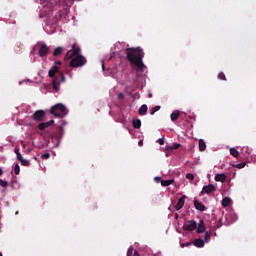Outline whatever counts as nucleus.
<instances>
[{
    "label": "nucleus",
    "instance_id": "nucleus-1",
    "mask_svg": "<svg viewBox=\"0 0 256 256\" xmlns=\"http://www.w3.org/2000/svg\"><path fill=\"white\" fill-rule=\"evenodd\" d=\"M125 55L127 61H129L132 67H136V71L143 73L147 68L143 63V57H145V52L141 47H131L125 49Z\"/></svg>",
    "mask_w": 256,
    "mask_h": 256
},
{
    "label": "nucleus",
    "instance_id": "nucleus-2",
    "mask_svg": "<svg viewBox=\"0 0 256 256\" xmlns=\"http://www.w3.org/2000/svg\"><path fill=\"white\" fill-rule=\"evenodd\" d=\"M48 76L50 77V79H52L53 89L55 91H59L61 83H65V75L59 70V66H53L49 70Z\"/></svg>",
    "mask_w": 256,
    "mask_h": 256
},
{
    "label": "nucleus",
    "instance_id": "nucleus-3",
    "mask_svg": "<svg viewBox=\"0 0 256 256\" xmlns=\"http://www.w3.org/2000/svg\"><path fill=\"white\" fill-rule=\"evenodd\" d=\"M49 4L52 7H59L58 15L59 19L67 17L69 15V8L71 7V0H49Z\"/></svg>",
    "mask_w": 256,
    "mask_h": 256
},
{
    "label": "nucleus",
    "instance_id": "nucleus-4",
    "mask_svg": "<svg viewBox=\"0 0 256 256\" xmlns=\"http://www.w3.org/2000/svg\"><path fill=\"white\" fill-rule=\"evenodd\" d=\"M51 115H54V117L58 119H63L65 115H67V107L65 105L59 103L51 107L50 109Z\"/></svg>",
    "mask_w": 256,
    "mask_h": 256
},
{
    "label": "nucleus",
    "instance_id": "nucleus-5",
    "mask_svg": "<svg viewBox=\"0 0 256 256\" xmlns=\"http://www.w3.org/2000/svg\"><path fill=\"white\" fill-rule=\"evenodd\" d=\"M85 63H87V59L83 55H77L70 60L69 65L70 67H83Z\"/></svg>",
    "mask_w": 256,
    "mask_h": 256
},
{
    "label": "nucleus",
    "instance_id": "nucleus-6",
    "mask_svg": "<svg viewBox=\"0 0 256 256\" xmlns=\"http://www.w3.org/2000/svg\"><path fill=\"white\" fill-rule=\"evenodd\" d=\"M79 53H81V48H79V46H77V44H74V45H72V49L66 53V56L64 59H65V61H69V59L77 57V55H81Z\"/></svg>",
    "mask_w": 256,
    "mask_h": 256
},
{
    "label": "nucleus",
    "instance_id": "nucleus-7",
    "mask_svg": "<svg viewBox=\"0 0 256 256\" xmlns=\"http://www.w3.org/2000/svg\"><path fill=\"white\" fill-rule=\"evenodd\" d=\"M197 229V221L195 220H188L184 223L183 225V230L184 231H195Z\"/></svg>",
    "mask_w": 256,
    "mask_h": 256
},
{
    "label": "nucleus",
    "instance_id": "nucleus-8",
    "mask_svg": "<svg viewBox=\"0 0 256 256\" xmlns=\"http://www.w3.org/2000/svg\"><path fill=\"white\" fill-rule=\"evenodd\" d=\"M50 48L47 44H41L39 47V56L40 57H47L49 55Z\"/></svg>",
    "mask_w": 256,
    "mask_h": 256
},
{
    "label": "nucleus",
    "instance_id": "nucleus-9",
    "mask_svg": "<svg viewBox=\"0 0 256 256\" xmlns=\"http://www.w3.org/2000/svg\"><path fill=\"white\" fill-rule=\"evenodd\" d=\"M45 118V110H37L33 115V121H43Z\"/></svg>",
    "mask_w": 256,
    "mask_h": 256
},
{
    "label": "nucleus",
    "instance_id": "nucleus-10",
    "mask_svg": "<svg viewBox=\"0 0 256 256\" xmlns=\"http://www.w3.org/2000/svg\"><path fill=\"white\" fill-rule=\"evenodd\" d=\"M187 198V196H182L181 198L178 199L177 204L174 206V209L176 211H181V209H183L184 205H185V199Z\"/></svg>",
    "mask_w": 256,
    "mask_h": 256
},
{
    "label": "nucleus",
    "instance_id": "nucleus-11",
    "mask_svg": "<svg viewBox=\"0 0 256 256\" xmlns=\"http://www.w3.org/2000/svg\"><path fill=\"white\" fill-rule=\"evenodd\" d=\"M216 188L213 184L206 185L202 188V193H206V195H210V193H215Z\"/></svg>",
    "mask_w": 256,
    "mask_h": 256
},
{
    "label": "nucleus",
    "instance_id": "nucleus-12",
    "mask_svg": "<svg viewBox=\"0 0 256 256\" xmlns=\"http://www.w3.org/2000/svg\"><path fill=\"white\" fill-rule=\"evenodd\" d=\"M53 123H55L54 120H50L48 122H42L38 125V129L40 131H45L48 127H51V125H53Z\"/></svg>",
    "mask_w": 256,
    "mask_h": 256
},
{
    "label": "nucleus",
    "instance_id": "nucleus-13",
    "mask_svg": "<svg viewBox=\"0 0 256 256\" xmlns=\"http://www.w3.org/2000/svg\"><path fill=\"white\" fill-rule=\"evenodd\" d=\"M206 227H205V221L200 220L197 226L196 233H205Z\"/></svg>",
    "mask_w": 256,
    "mask_h": 256
},
{
    "label": "nucleus",
    "instance_id": "nucleus-14",
    "mask_svg": "<svg viewBox=\"0 0 256 256\" xmlns=\"http://www.w3.org/2000/svg\"><path fill=\"white\" fill-rule=\"evenodd\" d=\"M215 181H218L220 183H226L227 182V175L224 173L216 174Z\"/></svg>",
    "mask_w": 256,
    "mask_h": 256
},
{
    "label": "nucleus",
    "instance_id": "nucleus-15",
    "mask_svg": "<svg viewBox=\"0 0 256 256\" xmlns=\"http://www.w3.org/2000/svg\"><path fill=\"white\" fill-rule=\"evenodd\" d=\"M194 207L197 211H206L207 207L203 205L199 200H194Z\"/></svg>",
    "mask_w": 256,
    "mask_h": 256
},
{
    "label": "nucleus",
    "instance_id": "nucleus-16",
    "mask_svg": "<svg viewBox=\"0 0 256 256\" xmlns=\"http://www.w3.org/2000/svg\"><path fill=\"white\" fill-rule=\"evenodd\" d=\"M193 244L195 247H199V248L205 247V241H203V239L201 238L195 239Z\"/></svg>",
    "mask_w": 256,
    "mask_h": 256
},
{
    "label": "nucleus",
    "instance_id": "nucleus-17",
    "mask_svg": "<svg viewBox=\"0 0 256 256\" xmlns=\"http://www.w3.org/2000/svg\"><path fill=\"white\" fill-rule=\"evenodd\" d=\"M148 109L147 104L142 105L138 110L139 115H147Z\"/></svg>",
    "mask_w": 256,
    "mask_h": 256
},
{
    "label": "nucleus",
    "instance_id": "nucleus-18",
    "mask_svg": "<svg viewBox=\"0 0 256 256\" xmlns=\"http://www.w3.org/2000/svg\"><path fill=\"white\" fill-rule=\"evenodd\" d=\"M173 183H175L174 179H170V180H161V185L162 187H169V185H173Z\"/></svg>",
    "mask_w": 256,
    "mask_h": 256
},
{
    "label": "nucleus",
    "instance_id": "nucleus-19",
    "mask_svg": "<svg viewBox=\"0 0 256 256\" xmlns=\"http://www.w3.org/2000/svg\"><path fill=\"white\" fill-rule=\"evenodd\" d=\"M63 47L59 46L57 48H55L54 52H53V57H59V55H61L63 53Z\"/></svg>",
    "mask_w": 256,
    "mask_h": 256
},
{
    "label": "nucleus",
    "instance_id": "nucleus-20",
    "mask_svg": "<svg viewBox=\"0 0 256 256\" xmlns=\"http://www.w3.org/2000/svg\"><path fill=\"white\" fill-rule=\"evenodd\" d=\"M132 125L134 129H141V120L140 119H133Z\"/></svg>",
    "mask_w": 256,
    "mask_h": 256
},
{
    "label": "nucleus",
    "instance_id": "nucleus-21",
    "mask_svg": "<svg viewBox=\"0 0 256 256\" xmlns=\"http://www.w3.org/2000/svg\"><path fill=\"white\" fill-rule=\"evenodd\" d=\"M231 205V198L225 197L222 199V207H229Z\"/></svg>",
    "mask_w": 256,
    "mask_h": 256
},
{
    "label": "nucleus",
    "instance_id": "nucleus-22",
    "mask_svg": "<svg viewBox=\"0 0 256 256\" xmlns=\"http://www.w3.org/2000/svg\"><path fill=\"white\" fill-rule=\"evenodd\" d=\"M199 149L200 151H205V149H207V144L203 139L199 140Z\"/></svg>",
    "mask_w": 256,
    "mask_h": 256
},
{
    "label": "nucleus",
    "instance_id": "nucleus-23",
    "mask_svg": "<svg viewBox=\"0 0 256 256\" xmlns=\"http://www.w3.org/2000/svg\"><path fill=\"white\" fill-rule=\"evenodd\" d=\"M179 147H181V144L179 143L172 144L171 146H168V151L177 150Z\"/></svg>",
    "mask_w": 256,
    "mask_h": 256
},
{
    "label": "nucleus",
    "instance_id": "nucleus-24",
    "mask_svg": "<svg viewBox=\"0 0 256 256\" xmlns=\"http://www.w3.org/2000/svg\"><path fill=\"white\" fill-rule=\"evenodd\" d=\"M171 121H177V119H179V112L178 111H175L173 112L171 115Z\"/></svg>",
    "mask_w": 256,
    "mask_h": 256
},
{
    "label": "nucleus",
    "instance_id": "nucleus-25",
    "mask_svg": "<svg viewBox=\"0 0 256 256\" xmlns=\"http://www.w3.org/2000/svg\"><path fill=\"white\" fill-rule=\"evenodd\" d=\"M230 154L232 157H239V151H237L235 148H230Z\"/></svg>",
    "mask_w": 256,
    "mask_h": 256
},
{
    "label": "nucleus",
    "instance_id": "nucleus-26",
    "mask_svg": "<svg viewBox=\"0 0 256 256\" xmlns=\"http://www.w3.org/2000/svg\"><path fill=\"white\" fill-rule=\"evenodd\" d=\"M159 109H161V106L152 107L150 109V115H155V113H157V111H159Z\"/></svg>",
    "mask_w": 256,
    "mask_h": 256
},
{
    "label": "nucleus",
    "instance_id": "nucleus-27",
    "mask_svg": "<svg viewBox=\"0 0 256 256\" xmlns=\"http://www.w3.org/2000/svg\"><path fill=\"white\" fill-rule=\"evenodd\" d=\"M218 79H220L221 81H227V77L225 76V73L220 72L218 74Z\"/></svg>",
    "mask_w": 256,
    "mask_h": 256
},
{
    "label": "nucleus",
    "instance_id": "nucleus-28",
    "mask_svg": "<svg viewBox=\"0 0 256 256\" xmlns=\"http://www.w3.org/2000/svg\"><path fill=\"white\" fill-rule=\"evenodd\" d=\"M21 165H23L24 167H29V165H31V162H29V160H25L24 158L21 160Z\"/></svg>",
    "mask_w": 256,
    "mask_h": 256
},
{
    "label": "nucleus",
    "instance_id": "nucleus-29",
    "mask_svg": "<svg viewBox=\"0 0 256 256\" xmlns=\"http://www.w3.org/2000/svg\"><path fill=\"white\" fill-rule=\"evenodd\" d=\"M204 240L206 243H209V241H211V234L209 232L205 233Z\"/></svg>",
    "mask_w": 256,
    "mask_h": 256
},
{
    "label": "nucleus",
    "instance_id": "nucleus-30",
    "mask_svg": "<svg viewBox=\"0 0 256 256\" xmlns=\"http://www.w3.org/2000/svg\"><path fill=\"white\" fill-rule=\"evenodd\" d=\"M20 172H21V167H19V164H16L14 166V173H15V175H19Z\"/></svg>",
    "mask_w": 256,
    "mask_h": 256
},
{
    "label": "nucleus",
    "instance_id": "nucleus-31",
    "mask_svg": "<svg viewBox=\"0 0 256 256\" xmlns=\"http://www.w3.org/2000/svg\"><path fill=\"white\" fill-rule=\"evenodd\" d=\"M245 165H247V163L242 162V163L236 164L235 167H237V169H243L245 168Z\"/></svg>",
    "mask_w": 256,
    "mask_h": 256
},
{
    "label": "nucleus",
    "instance_id": "nucleus-32",
    "mask_svg": "<svg viewBox=\"0 0 256 256\" xmlns=\"http://www.w3.org/2000/svg\"><path fill=\"white\" fill-rule=\"evenodd\" d=\"M186 179H189V181H193L195 179V176L192 173L186 174Z\"/></svg>",
    "mask_w": 256,
    "mask_h": 256
},
{
    "label": "nucleus",
    "instance_id": "nucleus-33",
    "mask_svg": "<svg viewBox=\"0 0 256 256\" xmlns=\"http://www.w3.org/2000/svg\"><path fill=\"white\" fill-rule=\"evenodd\" d=\"M135 254V250L133 248H129L127 251V256H133Z\"/></svg>",
    "mask_w": 256,
    "mask_h": 256
},
{
    "label": "nucleus",
    "instance_id": "nucleus-34",
    "mask_svg": "<svg viewBox=\"0 0 256 256\" xmlns=\"http://www.w3.org/2000/svg\"><path fill=\"white\" fill-rule=\"evenodd\" d=\"M49 157H51L50 153H44L41 155V159H49Z\"/></svg>",
    "mask_w": 256,
    "mask_h": 256
},
{
    "label": "nucleus",
    "instance_id": "nucleus-35",
    "mask_svg": "<svg viewBox=\"0 0 256 256\" xmlns=\"http://www.w3.org/2000/svg\"><path fill=\"white\" fill-rule=\"evenodd\" d=\"M159 145H165V137L158 139Z\"/></svg>",
    "mask_w": 256,
    "mask_h": 256
},
{
    "label": "nucleus",
    "instance_id": "nucleus-36",
    "mask_svg": "<svg viewBox=\"0 0 256 256\" xmlns=\"http://www.w3.org/2000/svg\"><path fill=\"white\" fill-rule=\"evenodd\" d=\"M1 187H7L8 183L5 180H0Z\"/></svg>",
    "mask_w": 256,
    "mask_h": 256
},
{
    "label": "nucleus",
    "instance_id": "nucleus-37",
    "mask_svg": "<svg viewBox=\"0 0 256 256\" xmlns=\"http://www.w3.org/2000/svg\"><path fill=\"white\" fill-rule=\"evenodd\" d=\"M189 245H193V242L181 244V247H189Z\"/></svg>",
    "mask_w": 256,
    "mask_h": 256
},
{
    "label": "nucleus",
    "instance_id": "nucleus-38",
    "mask_svg": "<svg viewBox=\"0 0 256 256\" xmlns=\"http://www.w3.org/2000/svg\"><path fill=\"white\" fill-rule=\"evenodd\" d=\"M118 99H125V94L119 93L118 94Z\"/></svg>",
    "mask_w": 256,
    "mask_h": 256
},
{
    "label": "nucleus",
    "instance_id": "nucleus-39",
    "mask_svg": "<svg viewBox=\"0 0 256 256\" xmlns=\"http://www.w3.org/2000/svg\"><path fill=\"white\" fill-rule=\"evenodd\" d=\"M17 159H18V161H22V159H23V156L21 155V153H18L17 154Z\"/></svg>",
    "mask_w": 256,
    "mask_h": 256
},
{
    "label": "nucleus",
    "instance_id": "nucleus-40",
    "mask_svg": "<svg viewBox=\"0 0 256 256\" xmlns=\"http://www.w3.org/2000/svg\"><path fill=\"white\" fill-rule=\"evenodd\" d=\"M155 181H156V183H159V181H160V183H161V181H162V180H161V177H156V178H155Z\"/></svg>",
    "mask_w": 256,
    "mask_h": 256
},
{
    "label": "nucleus",
    "instance_id": "nucleus-41",
    "mask_svg": "<svg viewBox=\"0 0 256 256\" xmlns=\"http://www.w3.org/2000/svg\"><path fill=\"white\" fill-rule=\"evenodd\" d=\"M115 57V52L112 53V55L109 58V61H111Z\"/></svg>",
    "mask_w": 256,
    "mask_h": 256
},
{
    "label": "nucleus",
    "instance_id": "nucleus-42",
    "mask_svg": "<svg viewBox=\"0 0 256 256\" xmlns=\"http://www.w3.org/2000/svg\"><path fill=\"white\" fill-rule=\"evenodd\" d=\"M102 69H103V71H105V61L104 60H102Z\"/></svg>",
    "mask_w": 256,
    "mask_h": 256
},
{
    "label": "nucleus",
    "instance_id": "nucleus-43",
    "mask_svg": "<svg viewBox=\"0 0 256 256\" xmlns=\"http://www.w3.org/2000/svg\"><path fill=\"white\" fill-rule=\"evenodd\" d=\"M14 152L16 153V155H18L19 152V148H15Z\"/></svg>",
    "mask_w": 256,
    "mask_h": 256
},
{
    "label": "nucleus",
    "instance_id": "nucleus-44",
    "mask_svg": "<svg viewBox=\"0 0 256 256\" xmlns=\"http://www.w3.org/2000/svg\"><path fill=\"white\" fill-rule=\"evenodd\" d=\"M133 256H139V252H137V250H135Z\"/></svg>",
    "mask_w": 256,
    "mask_h": 256
},
{
    "label": "nucleus",
    "instance_id": "nucleus-45",
    "mask_svg": "<svg viewBox=\"0 0 256 256\" xmlns=\"http://www.w3.org/2000/svg\"><path fill=\"white\" fill-rule=\"evenodd\" d=\"M61 61H55V65H61Z\"/></svg>",
    "mask_w": 256,
    "mask_h": 256
},
{
    "label": "nucleus",
    "instance_id": "nucleus-46",
    "mask_svg": "<svg viewBox=\"0 0 256 256\" xmlns=\"http://www.w3.org/2000/svg\"><path fill=\"white\" fill-rule=\"evenodd\" d=\"M3 175V169L0 168V176Z\"/></svg>",
    "mask_w": 256,
    "mask_h": 256
},
{
    "label": "nucleus",
    "instance_id": "nucleus-47",
    "mask_svg": "<svg viewBox=\"0 0 256 256\" xmlns=\"http://www.w3.org/2000/svg\"><path fill=\"white\" fill-rule=\"evenodd\" d=\"M175 219H179V214H176V215H175Z\"/></svg>",
    "mask_w": 256,
    "mask_h": 256
},
{
    "label": "nucleus",
    "instance_id": "nucleus-48",
    "mask_svg": "<svg viewBox=\"0 0 256 256\" xmlns=\"http://www.w3.org/2000/svg\"><path fill=\"white\" fill-rule=\"evenodd\" d=\"M139 143H140V145H142L143 142L140 141Z\"/></svg>",
    "mask_w": 256,
    "mask_h": 256
},
{
    "label": "nucleus",
    "instance_id": "nucleus-49",
    "mask_svg": "<svg viewBox=\"0 0 256 256\" xmlns=\"http://www.w3.org/2000/svg\"><path fill=\"white\" fill-rule=\"evenodd\" d=\"M139 143H140V145H142L143 142L140 141Z\"/></svg>",
    "mask_w": 256,
    "mask_h": 256
},
{
    "label": "nucleus",
    "instance_id": "nucleus-50",
    "mask_svg": "<svg viewBox=\"0 0 256 256\" xmlns=\"http://www.w3.org/2000/svg\"><path fill=\"white\" fill-rule=\"evenodd\" d=\"M0 256H3V254L0 253Z\"/></svg>",
    "mask_w": 256,
    "mask_h": 256
}]
</instances>
